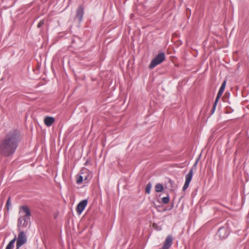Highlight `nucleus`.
<instances>
[{
  "label": "nucleus",
  "instance_id": "nucleus-6",
  "mask_svg": "<svg viewBox=\"0 0 249 249\" xmlns=\"http://www.w3.org/2000/svg\"><path fill=\"white\" fill-rule=\"evenodd\" d=\"M229 230L226 227L220 228L217 233V235H218L221 239L226 238L229 236Z\"/></svg>",
  "mask_w": 249,
  "mask_h": 249
},
{
  "label": "nucleus",
  "instance_id": "nucleus-8",
  "mask_svg": "<svg viewBox=\"0 0 249 249\" xmlns=\"http://www.w3.org/2000/svg\"><path fill=\"white\" fill-rule=\"evenodd\" d=\"M173 238L171 235H169L166 238L161 248L159 249H169L172 244Z\"/></svg>",
  "mask_w": 249,
  "mask_h": 249
},
{
  "label": "nucleus",
  "instance_id": "nucleus-17",
  "mask_svg": "<svg viewBox=\"0 0 249 249\" xmlns=\"http://www.w3.org/2000/svg\"><path fill=\"white\" fill-rule=\"evenodd\" d=\"M83 180V177L82 176H79L76 180V182L77 184H80L82 182Z\"/></svg>",
  "mask_w": 249,
  "mask_h": 249
},
{
  "label": "nucleus",
  "instance_id": "nucleus-5",
  "mask_svg": "<svg viewBox=\"0 0 249 249\" xmlns=\"http://www.w3.org/2000/svg\"><path fill=\"white\" fill-rule=\"evenodd\" d=\"M30 222V218L24 216H20L18 219V226L19 228L21 227H26Z\"/></svg>",
  "mask_w": 249,
  "mask_h": 249
},
{
  "label": "nucleus",
  "instance_id": "nucleus-9",
  "mask_svg": "<svg viewBox=\"0 0 249 249\" xmlns=\"http://www.w3.org/2000/svg\"><path fill=\"white\" fill-rule=\"evenodd\" d=\"M84 8L83 5H80L76 10V18L78 20L79 23H81L84 16Z\"/></svg>",
  "mask_w": 249,
  "mask_h": 249
},
{
  "label": "nucleus",
  "instance_id": "nucleus-7",
  "mask_svg": "<svg viewBox=\"0 0 249 249\" xmlns=\"http://www.w3.org/2000/svg\"><path fill=\"white\" fill-rule=\"evenodd\" d=\"M88 204V200L84 199L81 201L77 205L76 207V211L78 214H80L85 210Z\"/></svg>",
  "mask_w": 249,
  "mask_h": 249
},
{
  "label": "nucleus",
  "instance_id": "nucleus-10",
  "mask_svg": "<svg viewBox=\"0 0 249 249\" xmlns=\"http://www.w3.org/2000/svg\"><path fill=\"white\" fill-rule=\"evenodd\" d=\"M54 118L53 117L47 116L44 120V124L47 126H50L54 122Z\"/></svg>",
  "mask_w": 249,
  "mask_h": 249
},
{
  "label": "nucleus",
  "instance_id": "nucleus-13",
  "mask_svg": "<svg viewBox=\"0 0 249 249\" xmlns=\"http://www.w3.org/2000/svg\"><path fill=\"white\" fill-rule=\"evenodd\" d=\"M164 188L163 185L160 183H158L155 186V191L156 192H161L163 191Z\"/></svg>",
  "mask_w": 249,
  "mask_h": 249
},
{
  "label": "nucleus",
  "instance_id": "nucleus-1",
  "mask_svg": "<svg viewBox=\"0 0 249 249\" xmlns=\"http://www.w3.org/2000/svg\"><path fill=\"white\" fill-rule=\"evenodd\" d=\"M21 139L20 132L12 129L5 135L0 144V153L4 157H9L16 151Z\"/></svg>",
  "mask_w": 249,
  "mask_h": 249
},
{
  "label": "nucleus",
  "instance_id": "nucleus-21",
  "mask_svg": "<svg viewBox=\"0 0 249 249\" xmlns=\"http://www.w3.org/2000/svg\"><path fill=\"white\" fill-rule=\"evenodd\" d=\"M216 107V106H214L213 105V107L211 110V114H213L214 112Z\"/></svg>",
  "mask_w": 249,
  "mask_h": 249
},
{
  "label": "nucleus",
  "instance_id": "nucleus-20",
  "mask_svg": "<svg viewBox=\"0 0 249 249\" xmlns=\"http://www.w3.org/2000/svg\"><path fill=\"white\" fill-rule=\"evenodd\" d=\"M220 98V97H218V96H216V99H215V100L214 101V102L213 103V106H217V103L218 102V101H219V99Z\"/></svg>",
  "mask_w": 249,
  "mask_h": 249
},
{
  "label": "nucleus",
  "instance_id": "nucleus-14",
  "mask_svg": "<svg viewBox=\"0 0 249 249\" xmlns=\"http://www.w3.org/2000/svg\"><path fill=\"white\" fill-rule=\"evenodd\" d=\"M152 183L151 182H148L147 184L146 185V188H145V193L147 194H149L151 192V189L152 187Z\"/></svg>",
  "mask_w": 249,
  "mask_h": 249
},
{
  "label": "nucleus",
  "instance_id": "nucleus-19",
  "mask_svg": "<svg viewBox=\"0 0 249 249\" xmlns=\"http://www.w3.org/2000/svg\"><path fill=\"white\" fill-rule=\"evenodd\" d=\"M45 20L42 19L39 21V22L37 24V27L38 28H41L44 24Z\"/></svg>",
  "mask_w": 249,
  "mask_h": 249
},
{
  "label": "nucleus",
  "instance_id": "nucleus-2",
  "mask_svg": "<svg viewBox=\"0 0 249 249\" xmlns=\"http://www.w3.org/2000/svg\"><path fill=\"white\" fill-rule=\"evenodd\" d=\"M199 158H198L196 161L195 163L192 166V167L189 170L188 173L185 176V181L182 188V190L185 191L186 190L189 186L190 183L192 180V177L193 176L194 170L196 169Z\"/></svg>",
  "mask_w": 249,
  "mask_h": 249
},
{
  "label": "nucleus",
  "instance_id": "nucleus-3",
  "mask_svg": "<svg viewBox=\"0 0 249 249\" xmlns=\"http://www.w3.org/2000/svg\"><path fill=\"white\" fill-rule=\"evenodd\" d=\"M165 59V55L164 53L161 52L159 53L156 57L151 61L149 68L150 69L154 68L158 65L161 63Z\"/></svg>",
  "mask_w": 249,
  "mask_h": 249
},
{
  "label": "nucleus",
  "instance_id": "nucleus-22",
  "mask_svg": "<svg viewBox=\"0 0 249 249\" xmlns=\"http://www.w3.org/2000/svg\"><path fill=\"white\" fill-rule=\"evenodd\" d=\"M14 248L10 247V246H7L5 249H13Z\"/></svg>",
  "mask_w": 249,
  "mask_h": 249
},
{
  "label": "nucleus",
  "instance_id": "nucleus-4",
  "mask_svg": "<svg viewBox=\"0 0 249 249\" xmlns=\"http://www.w3.org/2000/svg\"><path fill=\"white\" fill-rule=\"evenodd\" d=\"M27 242V237L23 231H20L18 235L16 243V249H19Z\"/></svg>",
  "mask_w": 249,
  "mask_h": 249
},
{
  "label": "nucleus",
  "instance_id": "nucleus-12",
  "mask_svg": "<svg viewBox=\"0 0 249 249\" xmlns=\"http://www.w3.org/2000/svg\"><path fill=\"white\" fill-rule=\"evenodd\" d=\"M226 80H224L221 87H220V88L218 92V93L217 94V96H218V97H221L222 94H223L224 91V89H225V87H226Z\"/></svg>",
  "mask_w": 249,
  "mask_h": 249
},
{
  "label": "nucleus",
  "instance_id": "nucleus-15",
  "mask_svg": "<svg viewBox=\"0 0 249 249\" xmlns=\"http://www.w3.org/2000/svg\"><path fill=\"white\" fill-rule=\"evenodd\" d=\"M161 201L163 204H167L169 201V196L168 195L166 196L161 198Z\"/></svg>",
  "mask_w": 249,
  "mask_h": 249
},
{
  "label": "nucleus",
  "instance_id": "nucleus-18",
  "mask_svg": "<svg viewBox=\"0 0 249 249\" xmlns=\"http://www.w3.org/2000/svg\"><path fill=\"white\" fill-rule=\"evenodd\" d=\"M11 206V201H10V197H9L8 198L7 202H6V206L7 207V210H9L10 206Z\"/></svg>",
  "mask_w": 249,
  "mask_h": 249
},
{
  "label": "nucleus",
  "instance_id": "nucleus-11",
  "mask_svg": "<svg viewBox=\"0 0 249 249\" xmlns=\"http://www.w3.org/2000/svg\"><path fill=\"white\" fill-rule=\"evenodd\" d=\"M21 209L23 212L25 213V215L23 216L30 218L31 212L29 208L27 206H23L21 207Z\"/></svg>",
  "mask_w": 249,
  "mask_h": 249
},
{
  "label": "nucleus",
  "instance_id": "nucleus-16",
  "mask_svg": "<svg viewBox=\"0 0 249 249\" xmlns=\"http://www.w3.org/2000/svg\"><path fill=\"white\" fill-rule=\"evenodd\" d=\"M16 240V237H15L14 239L11 240L8 244L7 245L8 246H10V247L14 248V243Z\"/></svg>",
  "mask_w": 249,
  "mask_h": 249
}]
</instances>
